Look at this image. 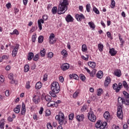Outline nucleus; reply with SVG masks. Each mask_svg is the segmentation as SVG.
Segmentation results:
<instances>
[{
    "instance_id": "nucleus-28",
    "label": "nucleus",
    "mask_w": 129,
    "mask_h": 129,
    "mask_svg": "<svg viewBox=\"0 0 129 129\" xmlns=\"http://www.w3.org/2000/svg\"><path fill=\"white\" fill-rule=\"evenodd\" d=\"M70 77L71 79L74 78V79H76V80H77L79 78L78 76L75 74H70Z\"/></svg>"
},
{
    "instance_id": "nucleus-63",
    "label": "nucleus",
    "mask_w": 129,
    "mask_h": 129,
    "mask_svg": "<svg viewBox=\"0 0 129 129\" xmlns=\"http://www.w3.org/2000/svg\"><path fill=\"white\" fill-rule=\"evenodd\" d=\"M6 96H10V91L9 90H6L5 92Z\"/></svg>"
},
{
    "instance_id": "nucleus-24",
    "label": "nucleus",
    "mask_w": 129,
    "mask_h": 129,
    "mask_svg": "<svg viewBox=\"0 0 129 129\" xmlns=\"http://www.w3.org/2000/svg\"><path fill=\"white\" fill-rule=\"evenodd\" d=\"M80 93V90H77L73 95V98L76 99Z\"/></svg>"
},
{
    "instance_id": "nucleus-42",
    "label": "nucleus",
    "mask_w": 129,
    "mask_h": 129,
    "mask_svg": "<svg viewBox=\"0 0 129 129\" xmlns=\"http://www.w3.org/2000/svg\"><path fill=\"white\" fill-rule=\"evenodd\" d=\"M74 118V114L73 113H72L69 115V120H73Z\"/></svg>"
},
{
    "instance_id": "nucleus-39",
    "label": "nucleus",
    "mask_w": 129,
    "mask_h": 129,
    "mask_svg": "<svg viewBox=\"0 0 129 129\" xmlns=\"http://www.w3.org/2000/svg\"><path fill=\"white\" fill-rule=\"evenodd\" d=\"M86 8L87 12H88V13H90V9H91L90 4H87L86 6Z\"/></svg>"
},
{
    "instance_id": "nucleus-33",
    "label": "nucleus",
    "mask_w": 129,
    "mask_h": 129,
    "mask_svg": "<svg viewBox=\"0 0 129 129\" xmlns=\"http://www.w3.org/2000/svg\"><path fill=\"white\" fill-rule=\"evenodd\" d=\"M86 110H87V105H84L81 109V112H84Z\"/></svg>"
},
{
    "instance_id": "nucleus-50",
    "label": "nucleus",
    "mask_w": 129,
    "mask_h": 129,
    "mask_svg": "<svg viewBox=\"0 0 129 129\" xmlns=\"http://www.w3.org/2000/svg\"><path fill=\"white\" fill-rule=\"evenodd\" d=\"M53 55H54L53 52H49L47 54V58L51 59V58L53 57Z\"/></svg>"
},
{
    "instance_id": "nucleus-1",
    "label": "nucleus",
    "mask_w": 129,
    "mask_h": 129,
    "mask_svg": "<svg viewBox=\"0 0 129 129\" xmlns=\"http://www.w3.org/2000/svg\"><path fill=\"white\" fill-rule=\"evenodd\" d=\"M118 103L119 106H118L117 108V116L120 119H122L123 118V113L122 112V107H121L120 104L122 103V104H125V105H129V100H125L123 98L119 97L118 98Z\"/></svg>"
},
{
    "instance_id": "nucleus-29",
    "label": "nucleus",
    "mask_w": 129,
    "mask_h": 129,
    "mask_svg": "<svg viewBox=\"0 0 129 129\" xmlns=\"http://www.w3.org/2000/svg\"><path fill=\"white\" fill-rule=\"evenodd\" d=\"M98 49L100 52H102L103 51V44L100 43L98 44Z\"/></svg>"
},
{
    "instance_id": "nucleus-2",
    "label": "nucleus",
    "mask_w": 129,
    "mask_h": 129,
    "mask_svg": "<svg viewBox=\"0 0 129 129\" xmlns=\"http://www.w3.org/2000/svg\"><path fill=\"white\" fill-rule=\"evenodd\" d=\"M69 6V1L68 0H60L58 7V15H62L68 10Z\"/></svg>"
},
{
    "instance_id": "nucleus-59",
    "label": "nucleus",
    "mask_w": 129,
    "mask_h": 129,
    "mask_svg": "<svg viewBox=\"0 0 129 129\" xmlns=\"http://www.w3.org/2000/svg\"><path fill=\"white\" fill-rule=\"evenodd\" d=\"M5 127V122H1L0 128H4Z\"/></svg>"
},
{
    "instance_id": "nucleus-47",
    "label": "nucleus",
    "mask_w": 129,
    "mask_h": 129,
    "mask_svg": "<svg viewBox=\"0 0 129 129\" xmlns=\"http://www.w3.org/2000/svg\"><path fill=\"white\" fill-rule=\"evenodd\" d=\"M80 78L81 80H82V81H85V79H86V78L85 77V76H84V75L83 74H81L80 75Z\"/></svg>"
},
{
    "instance_id": "nucleus-60",
    "label": "nucleus",
    "mask_w": 129,
    "mask_h": 129,
    "mask_svg": "<svg viewBox=\"0 0 129 129\" xmlns=\"http://www.w3.org/2000/svg\"><path fill=\"white\" fill-rule=\"evenodd\" d=\"M26 88L27 89H29L30 88V82H27L26 84Z\"/></svg>"
},
{
    "instance_id": "nucleus-7",
    "label": "nucleus",
    "mask_w": 129,
    "mask_h": 129,
    "mask_svg": "<svg viewBox=\"0 0 129 129\" xmlns=\"http://www.w3.org/2000/svg\"><path fill=\"white\" fill-rule=\"evenodd\" d=\"M88 117L89 120L92 121L93 122H95L96 121V116L94 115V113H93V112L92 111H90L88 113Z\"/></svg>"
},
{
    "instance_id": "nucleus-23",
    "label": "nucleus",
    "mask_w": 129,
    "mask_h": 129,
    "mask_svg": "<svg viewBox=\"0 0 129 129\" xmlns=\"http://www.w3.org/2000/svg\"><path fill=\"white\" fill-rule=\"evenodd\" d=\"M21 110V105H18L14 109V111L15 113H19Z\"/></svg>"
},
{
    "instance_id": "nucleus-22",
    "label": "nucleus",
    "mask_w": 129,
    "mask_h": 129,
    "mask_svg": "<svg viewBox=\"0 0 129 129\" xmlns=\"http://www.w3.org/2000/svg\"><path fill=\"white\" fill-rule=\"evenodd\" d=\"M61 54L62 55V58H66L67 56H68V52H67V51L65 49H63L61 51Z\"/></svg>"
},
{
    "instance_id": "nucleus-32",
    "label": "nucleus",
    "mask_w": 129,
    "mask_h": 129,
    "mask_svg": "<svg viewBox=\"0 0 129 129\" xmlns=\"http://www.w3.org/2000/svg\"><path fill=\"white\" fill-rule=\"evenodd\" d=\"M121 88H122V84L121 83H119L118 85V89L116 90V93L119 92Z\"/></svg>"
},
{
    "instance_id": "nucleus-20",
    "label": "nucleus",
    "mask_w": 129,
    "mask_h": 129,
    "mask_svg": "<svg viewBox=\"0 0 129 129\" xmlns=\"http://www.w3.org/2000/svg\"><path fill=\"white\" fill-rule=\"evenodd\" d=\"M114 75L117 77H120L121 76V71L120 70H116L114 72Z\"/></svg>"
},
{
    "instance_id": "nucleus-46",
    "label": "nucleus",
    "mask_w": 129,
    "mask_h": 129,
    "mask_svg": "<svg viewBox=\"0 0 129 129\" xmlns=\"http://www.w3.org/2000/svg\"><path fill=\"white\" fill-rule=\"evenodd\" d=\"M93 12H94V13H95V14H97V15H99V11L98 10V9H97V8H96V7H94L93 8Z\"/></svg>"
},
{
    "instance_id": "nucleus-36",
    "label": "nucleus",
    "mask_w": 129,
    "mask_h": 129,
    "mask_svg": "<svg viewBox=\"0 0 129 129\" xmlns=\"http://www.w3.org/2000/svg\"><path fill=\"white\" fill-rule=\"evenodd\" d=\"M45 99L46 101L50 102L52 99V97L50 95H47L45 97Z\"/></svg>"
},
{
    "instance_id": "nucleus-37",
    "label": "nucleus",
    "mask_w": 129,
    "mask_h": 129,
    "mask_svg": "<svg viewBox=\"0 0 129 129\" xmlns=\"http://www.w3.org/2000/svg\"><path fill=\"white\" fill-rule=\"evenodd\" d=\"M29 70H30V66H29V64L25 65L24 66V72L27 73L29 71Z\"/></svg>"
},
{
    "instance_id": "nucleus-54",
    "label": "nucleus",
    "mask_w": 129,
    "mask_h": 129,
    "mask_svg": "<svg viewBox=\"0 0 129 129\" xmlns=\"http://www.w3.org/2000/svg\"><path fill=\"white\" fill-rule=\"evenodd\" d=\"M34 61H38L39 60V54H36L33 57Z\"/></svg>"
},
{
    "instance_id": "nucleus-17",
    "label": "nucleus",
    "mask_w": 129,
    "mask_h": 129,
    "mask_svg": "<svg viewBox=\"0 0 129 129\" xmlns=\"http://www.w3.org/2000/svg\"><path fill=\"white\" fill-rule=\"evenodd\" d=\"M109 54H110L111 56H115L116 55V53L117 52L114 48H109Z\"/></svg>"
},
{
    "instance_id": "nucleus-40",
    "label": "nucleus",
    "mask_w": 129,
    "mask_h": 129,
    "mask_svg": "<svg viewBox=\"0 0 129 129\" xmlns=\"http://www.w3.org/2000/svg\"><path fill=\"white\" fill-rule=\"evenodd\" d=\"M40 54L41 57H45V55H46V50L43 48L42 50L40 51Z\"/></svg>"
},
{
    "instance_id": "nucleus-16",
    "label": "nucleus",
    "mask_w": 129,
    "mask_h": 129,
    "mask_svg": "<svg viewBox=\"0 0 129 129\" xmlns=\"http://www.w3.org/2000/svg\"><path fill=\"white\" fill-rule=\"evenodd\" d=\"M69 68H70V66L68 63H63L61 67L62 71H66V70H68Z\"/></svg>"
},
{
    "instance_id": "nucleus-13",
    "label": "nucleus",
    "mask_w": 129,
    "mask_h": 129,
    "mask_svg": "<svg viewBox=\"0 0 129 129\" xmlns=\"http://www.w3.org/2000/svg\"><path fill=\"white\" fill-rule=\"evenodd\" d=\"M33 101L36 104H38L40 102V97L38 95H34L33 98Z\"/></svg>"
},
{
    "instance_id": "nucleus-53",
    "label": "nucleus",
    "mask_w": 129,
    "mask_h": 129,
    "mask_svg": "<svg viewBox=\"0 0 129 129\" xmlns=\"http://www.w3.org/2000/svg\"><path fill=\"white\" fill-rule=\"evenodd\" d=\"M47 129H53V126L51 125V123L48 122L47 123Z\"/></svg>"
},
{
    "instance_id": "nucleus-14",
    "label": "nucleus",
    "mask_w": 129,
    "mask_h": 129,
    "mask_svg": "<svg viewBox=\"0 0 129 129\" xmlns=\"http://www.w3.org/2000/svg\"><path fill=\"white\" fill-rule=\"evenodd\" d=\"M21 114H22V115H26V105L24 102L22 103Z\"/></svg>"
},
{
    "instance_id": "nucleus-57",
    "label": "nucleus",
    "mask_w": 129,
    "mask_h": 129,
    "mask_svg": "<svg viewBox=\"0 0 129 129\" xmlns=\"http://www.w3.org/2000/svg\"><path fill=\"white\" fill-rule=\"evenodd\" d=\"M2 58L4 60H7V59H9V55H4L2 56Z\"/></svg>"
},
{
    "instance_id": "nucleus-21",
    "label": "nucleus",
    "mask_w": 129,
    "mask_h": 129,
    "mask_svg": "<svg viewBox=\"0 0 129 129\" xmlns=\"http://www.w3.org/2000/svg\"><path fill=\"white\" fill-rule=\"evenodd\" d=\"M110 83V77H106L105 82H104V85L105 86H108V84Z\"/></svg>"
},
{
    "instance_id": "nucleus-12",
    "label": "nucleus",
    "mask_w": 129,
    "mask_h": 129,
    "mask_svg": "<svg viewBox=\"0 0 129 129\" xmlns=\"http://www.w3.org/2000/svg\"><path fill=\"white\" fill-rule=\"evenodd\" d=\"M76 118L78 121H83V120L85 118L84 114H81L80 115H76Z\"/></svg>"
},
{
    "instance_id": "nucleus-49",
    "label": "nucleus",
    "mask_w": 129,
    "mask_h": 129,
    "mask_svg": "<svg viewBox=\"0 0 129 129\" xmlns=\"http://www.w3.org/2000/svg\"><path fill=\"white\" fill-rule=\"evenodd\" d=\"M123 94L125 98H129V94L125 91H123Z\"/></svg>"
},
{
    "instance_id": "nucleus-11",
    "label": "nucleus",
    "mask_w": 129,
    "mask_h": 129,
    "mask_svg": "<svg viewBox=\"0 0 129 129\" xmlns=\"http://www.w3.org/2000/svg\"><path fill=\"white\" fill-rule=\"evenodd\" d=\"M8 78L9 79H10V80H11V81H10V83L11 84H15L16 83H17V81H16V80H15V79H14V74L13 73H10L8 75Z\"/></svg>"
},
{
    "instance_id": "nucleus-55",
    "label": "nucleus",
    "mask_w": 129,
    "mask_h": 129,
    "mask_svg": "<svg viewBox=\"0 0 129 129\" xmlns=\"http://www.w3.org/2000/svg\"><path fill=\"white\" fill-rule=\"evenodd\" d=\"M43 81H47L48 80V75L46 74L43 76Z\"/></svg>"
},
{
    "instance_id": "nucleus-26",
    "label": "nucleus",
    "mask_w": 129,
    "mask_h": 129,
    "mask_svg": "<svg viewBox=\"0 0 129 129\" xmlns=\"http://www.w3.org/2000/svg\"><path fill=\"white\" fill-rule=\"evenodd\" d=\"M42 86H43L42 83L40 82H38L36 83L35 85V88L36 89H40V88H42Z\"/></svg>"
},
{
    "instance_id": "nucleus-4",
    "label": "nucleus",
    "mask_w": 129,
    "mask_h": 129,
    "mask_svg": "<svg viewBox=\"0 0 129 129\" xmlns=\"http://www.w3.org/2000/svg\"><path fill=\"white\" fill-rule=\"evenodd\" d=\"M50 89L53 93H59L60 92V85L57 82H53L50 85Z\"/></svg>"
},
{
    "instance_id": "nucleus-10",
    "label": "nucleus",
    "mask_w": 129,
    "mask_h": 129,
    "mask_svg": "<svg viewBox=\"0 0 129 129\" xmlns=\"http://www.w3.org/2000/svg\"><path fill=\"white\" fill-rule=\"evenodd\" d=\"M75 17L77 21H78V22H81L82 20H84V19H85V17L82 14H77Z\"/></svg>"
},
{
    "instance_id": "nucleus-45",
    "label": "nucleus",
    "mask_w": 129,
    "mask_h": 129,
    "mask_svg": "<svg viewBox=\"0 0 129 129\" xmlns=\"http://www.w3.org/2000/svg\"><path fill=\"white\" fill-rule=\"evenodd\" d=\"M36 39H37V35L33 34L32 36V41L33 43H35V42H36Z\"/></svg>"
},
{
    "instance_id": "nucleus-64",
    "label": "nucleus",
    "mask_w": 129,
    "mask_h": 129,
    "mask_svg": "<svg viewBox=\"0 0 129 129\" xmlns=\"http://www.w3.org/2000/svg\"><path fill=\"white\" fill-rule=\"evenodd\" d=\"M123 127L124 129H127V128L128 127V126H127V123H124L123 125Z\"/></svg>"
},
{
    "instance_id": "nucleus-15",
    "label": "nucleus",
    "mask_w": 129,
    "mask_h": 129,
    "mask_svg": "<svg viewBox=\"0 0 129 129\" xmlns=\"http://www.w3.org/2000/svg\"><path fill=\"white\" fill-rule=\"evenodd\" d=\"M66 21L67 23H72V22H74V19H73V17L71 15L68 14L66 17Z\"/></svg>"
},
{
    "instance_id": "nucleus-56",
    "label": "nucleus",
    "mask_w": 129,
    "mask_h": 129,
    "mask_svg": "<svg viewBox=\"0 0 129 129\" xmlns=\"http://www.w3.org/2000/svg\"><path fill=\"white\" fill-rule=\"evenodd\" d=\"M37 30V28L35 27H32L31 29L30 30V34H32V33L34 32V31H36Z\"/></svg>"
},
{
    "instance_id": "nucleus-48",
    "label": "nucleus",
    "mask_w": 129,
    "mask_h": 129,
    "mask_svg": "<svg viewBox=\"0 0 129 129\" xmlns=\"http://www.w3.org/2000/svg\"><path fill=\"white\" fill-rule=\"evenodd\" d=\"M44 40V37L43 36H40L38 37V43H43V41Z\"/></svg>"
},
{
    "instance_id": "nucleus-8",
    "label": "nucleus",
    "mask_w": 129,
    "mask_h": 129,
    "mask_svg": "<svg viewBox=\"0 0 129 129\" xmlns=\"http://www.w3.org/2000/svg\"><path fill=\"white\" fill-rule=\"evenodd\" d=\"M49 44H54L56 43V38H55V34L54 33H51L49 37Z\"/></svg>"
},
{
    "instance_id": "nucleus-41",
    "label": "nucleus",
    "mask_w": 129,
    "mask_h": 129,
    "mask_svg": "<svg viewBox=\"0 0 129 129\" xmlns=\"http://www.w3.org/2000/svg\"><path fill=\"white\" fill-rule=\"evenodd\" d=\"M97 95H98V96H100V95H101L102 92H103V90H102V89H99L97 90Z\"/></svg>"
},
{
    "instance_id": "nucleus-34",
    "label": "nucleus",
    "mask_w": 129,
    "mask_h": 129,
    "mask_svg": "<svg viewBox=\"0 0 129 129\" xmlns=\"http://www.w3.org/2000/svg\"><path fill=\"white\" fill-rule=\"evenodd\" d=\"M88 25L89 26H90L91 29H93V30H94V29H95V25L94 24V23L92 22H90L88 23Z\"/></svg>"
},
{
    "instance_id": "nucleus-19",
    "label": "nucleus",
    "mask_w": 129,
    "mask_h": 129,
    "mask_svg": "<svg viewBox=\"0 0 129 129\" xmlns=\"http://www.w3.org/2000/svg\"><path fill=\"white\" fill-rule=\"evenodd\" d=\"M88 66H89V67H91V68H92V69H94V68L96 67V63L93 61H89L88 62Z\"/></svg>"
},
{
    "instance_id": "nucleus-58",
    "label": "nucleus",
    "mask_w": 129,
    "mask_h": 129,
    "mask_svg": "<svg viewBox=\"0 0 129 129\" xmlns=\"http://www.w3.org/2000/svg\"><path fill=\"white\" fill-rule=\"evenodd\" d=\"M59 81H60V82H61V83H62V82H64V78L62 76L59 77Z\"/></svg>"
},
{
    "instance_id": "nucleus-51",
    "label": "nucleus",
    "mask_w": 129,
    "mask_h": 129,
    "mask_svg": "<svg viewBox=\"0 0 129 129\" xmlns=\"http://www.w3.org/2000/svg\"><path fill=\"white\" fill-rule=\"evenodd\" d=\"M56 103L54 101H50V107H56Z\"/></svg>"
},
{
    "instance_id": "nucleus-62",
    "label": "nucleus",
    "mask_w": 129,
    "mask_h": 129,
    "mask_svg": "<svg viewBox=\"0 0 129 129\" xmlns=\"http://www.w3.org/2000/svg\"><path fill=\"white\" fill-rule=\"evenodd\" d=\"M13 32L14 33V35H19V34H20L19 33V31H18V30L17 29H15L14 31H13Z\"/></svg>"
},
{
    "instance_id": "nucleus-6",
    "label": "nucleus",
    "mask_w": 129,
    "mask_h": 129,
    "mask_svg": "<svg viewBox=\"0 0 129 129\" xmlns=\"http://www.w3.org/2000/svg\"><path fill=\"white\" fill-rule=\"evenodd\" d=\"M42 19L38 20V28L40 31L42 30V24H44V21H47L48 20V16L44 15L42 17Z\"/></svg>"
},
{
    "instance_id": "nucleus-30",
    "label": "nucleus",
    "mask_w": 129,
    "mask_h": 129,
    "mask_svg": "<svg viewBox=\"0 0 129 129\" xmlns=\"http://www.w3.org/2000/svg\"><path fill=\"white\" fill-rule=\"evenodd\" d=\"M51 12L53 15H56L57 14V12L58 13V8H57L56 7H54L52 8Z\"/></svg>"
},
{
    "instance_id": "nucleus-27",
    "label": "nucleus",
    "mask_w": 129,
    "mask_h": 129,
    "mask_svg": "<svg viewBox=\"0 0 129 129\" xmlns=\"http://www.w3.org/2000/svg\"><path fill=\"white\" fill-rule=\"evenodd\" d=\"M88 49H87V46H86V44H83L82 46V52H84V53H86L87 52V50Z\"/></svg>"
},
{
    "instance_id": "nucleus-61",
    "label": "nucleus",
    "mask_w": 129,
    "mask_h": 129,
    "mask_svg": "<svg viewBox=\"0 0 129 129\" xmlns=\"http://www.w3.org/2000/svg\"><path fill=\"white\" fill-rule=\"evenodd\" d=\"M33 118L34 120H38V116L37 115V114H33Z\"/></svg>"
},
{
    "instance_id": "nucleus-9",
    "label": "nucleus",
    "mask_w": 129,
    "mask_h": 129,
    "mask_svg": "<svg viewBox=\"0 0 129 129\" xmlns=\"http://www.w3.org/2000/svg\"><path fill=\"white\" fill-rule=\"evenodd\" d=\"M19 48H20V45L16 44L12 51L13 57H16V56L18 54V50Z\"/></svg>"
},
{
    "instance_id": "nucleus-35",
    "label": "nucleus",
    "mask_w": 129,
    "mask_h": 129,
    "mask_svg": "<svg viewBox=\"0 0 129 129\" xmlns=\"http://www.w3.org/2000/svg\"><path fill=\"white\" fill-rule=\"evenodd\" d=\"M5 82V77L3 75H0V86Z\"/></svg>"
},
{
    "instance_id": "nucleus-18",
    "label": "nucleus",
    "mask_w": 129,
    "mask_h": 129,
    "mask_svg": "<svg viewBox=\"0 0 129 129\" xmlns=\"http://www.w3.org/2000/svg\"><path fill=\"white\" fill-rule=\"evenodd\" d=\"M103 116L105 119V120H108L109 118H110V115L109 114V112L105 111L104 113Z\"/></svg>"
},
{
    "instance_id": "nucleus-38",
    "label": "nucleus",
    "mask_w": 129,
    "mask_h": 129,
    "mask_svg": "<svg viewBox=\"0 0 129 129\" xmlns=\"http://www.w3.org/2000/svg\"><path fill=\"white\" fill-rule=\"evenodd\" d=\"M122 85L125 89H128V85H127V83L125 81L122 82Z\"/></svg>"
},
{
    "instance_id": "nucleus-44",
    "label": "nucleus",
    "mask_w": 129,
    "mask_h": 129,
    "mask_svg": "<svg viewBox=\"0 0 129 129\" xmlns=\"http://www.w3.org/2000/svg\"><path fill=\"white\" fill-rule=\"evenodd\" d=\"M111 3L110 7L111 8V9H114V7H115V2L114 1V0H111Z\"/></svg>"
},
{
    "instance_id": "nucleus-43",
    "label": "nucleus",
    "mask_w": 129,
    "mask_h": 129,
    "mask_svg": "<svg viewBox=\"0 0 129 129\" xmlns=\"http://www.w3.org/2000/svg\"><path fill=\"white\" fill-rule=\"evenodd\" d=\"M112 87H113V89H114V90H115V92H116V90H117L118 88L117 84L116 83L113 84L112 85Z\"/></svg>"
},
{
    "instance_id": "nucleus-31",
    "label": "nucleus",
    "mask_w": 129,
    "mask_h": 129,
    "mask_svg": "<svg viewBox=\"0 0 129 129\" xmlns=\"http://www.w3.org/2000/svg\"><path fill=\"white\" fill-rule=\"evenodd\" d=\"M34 58V53L33 52H29L28 56V60L31 61Z\"/></svg>"
},
{
    "instance_id": "nucleus-5",
    "label": "nucleus",
    "mask_w": 129,
    "mask_h": 129,
    "mask_svg": "<svg viewBox=\"0 0 129 129\" xmlns=\"http://www.w3.org/2000/svg\"><path fill=\"white\" fill-rule=\"evenodd\" d=\"M107 123L106 122H101V120H99L96 123L95 126L96 128L104 129L106 127Z\"/></svg>"
},
{
    "instance_id": "nucleus-3",
    "label": "nucleus",
    "mask_w": 129,
    "mask_h": 129,
    "mask_svg": "<svg viewBox=\"0 0 129 129\" xmlns=\"http://www.w3.org/2000/svg\"><path fill=\"white\" fill-rule=\"evenodd\" d=\"M55 119L58 120V123L60 125H65L67 124V119L65 118L64 114L62 112H60L58 115L55 116Z\"/></svg>"
},
{
    "instance_id": "nucleus-25",
    "label": "nucleus",
    "mask_w": 129,
    "mask_h": 129,
    "mask_svg": "<svg viewBox=\"0 0 129 129\" xmlns=\"http://www.w3.org/2000/svg\"><path fill=\"white\" fill-rule=\"evenodd\" d=\"M103 76V72L102 71H99L97 74H96V77L100 79H101Z\"/></svg>"
},
{
    "instance_id": "nucleus-52",
    "label": "nucleus",
    "mask_w": 129,
    "mask_h": 129,
    "mask_svg": "<svg viewBox=\"0 0 129 129\" xmlns=\"http://www.w3.org/2000/svg\"><path fill=\"white\" fill-rule=\"evenodd\" d=\"M96 73L95 70H94L92 72H90L89 74L91 77H94V75Z\"/></svg>"
}]
</instances>
